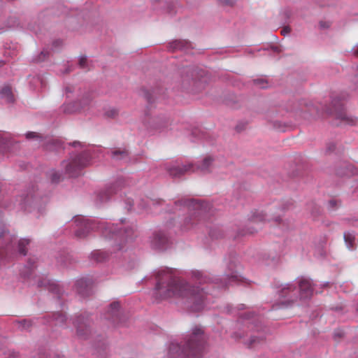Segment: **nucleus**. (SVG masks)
Segmentation results:
<instances>
[{
  "instance_id": "obj_46",
  "label": "nucleus",
  "mask_w": 358,
  "mask_h": 358,
  "mask_svg": "<svg viewBox=\"0 0 358 358\" xmlns=\"http://www.w3.org/2000/svg\"><path fill=\"white\" fill-rule=\"evenodd\" d=\"M83 283V281H78V285H79L80 284Z\"/></svg>"
},
{
  "instance_id": "obj_16",
  "label": "nucleus",
  "mask_w": 358,
  "mask_h": 358,
  "mask_svg": "<svg viewBox=\"0 0 358 358\" xmlns=\"http://www.w3.org/2000/svg\"><path fill=\"white\" fill-rule=\"evenodd\" d=\"M113 234L115 237L117 236H123L125 239H132L133 235L134 234V230L133 228L126 229L124 232L120 231H113Z\"/></svg>"
},
{
  "instance_id": "obj_34",
  "label": "nucleus",
  "mask_w": 358,
  "mask_h": 358,
  "mask_svg": "<svg viewBox=\"0 0 358 358\" xmlns=\"http://www.w3.org/2000/svg\"><path fill=\"white\" fill-rule=\"evenodd\" d=\"M117 155H126L127 152L125 151H122V152L115 151V152H113V156L114 157L117 156Z\"/></svg>"
},
{
  "instance_id": "obj_30",
  "label": "nucleus",
  "mask_w": 358,
  "mask_h": 358,
  "mask_svg": "<svg viewBox=\"0 0 358 358\" xmlns=\"http://www.w3.org/2000/svg\"><path fill=\"white\" fill-rule=\"evenodd\" d=\"M260 339L259 338L252 336L250 340V343L248 344L249 347L252 348L255 346L256 343H259Z\"/></svg>"
},
{
  "instance_id": "obj_37",
  "label": "nucleus",
  "mask_w": 358,
  "mask_h": 358,
  "mask_svg": "<svg viewBox=\"0 0 358 358\" xmlns=\"http://www.w3.org/2000/svg\"><path fill=\"white\" fill-rule=\"evenodd\" d=\"M24 327H29L30 326V322L24 321Z\"/></svg>"
},
{
  "instance_id": "obj_17",
  "label": "nucleus",
  "mask_w": 358,
  "mask_h": 358,
  "mask_svg": "<svg viewBox=\"0 0 358 358\" xmlns=\"http://www.w3.org/2000/svg\"><path fill=\"white\" fill-rule=\"evenodd\" d=\"M38 286L48 287L52 292H57V285L50 282V280L48 279H44L41 281H38Z\"/></svg>"
},
{
  "instance_id": "obj_43",
  "label": "nucleus",
  "mask_w": 358,
  "mask_h": 358,
  "mask_svg": "<svg viewBox=\"0 0 358 358\" xmlns=\"http://www.w3.org/2000/svg\"><path fill=\"white\" fill-rule=\"evenodd\" d=\"M280 218L279 217H276L275 218V221L277 222H280Z\"/></svg>"
},
{
  "instance_id": "obj_15",
  "label": "nucleus",
  "mask_w": 358,
  "mask_h": 358,
  "mask_svg": "<svg viewBox=\"0 0 358 358\" xmlns=\"http://www.w3.org/2000/svg\"><path fill=\"white\" fill-rule=\"evenodd\" d=\"M266 214L262 211H256L252 213L251 217V220L250 222V225H253L255 223H258L260 222H263L265 220Z\"/></svg>"
},
{
  "instance_id": "obj_39",
  "label": "nucleus",
  "mask_w": 358,
  "mask_h": 358,
  "mask_svg": "<svg viewBox=\"0 0 358 358\" xmlns=\"http://www.w3.org/2000/svg\"><path fill=\"white\" fill-rule=\"evenodd\" d=\"M354 55L357 57H358V45L357 47V49L354 51Z\"/></svg>"
},
{
  "instance_id": "obj_19",
  "label": "nucleus",
  "mask_w": 358,
  "mask_h": 358,
  "mask_svg": "<svg viewBox=\"0 0 358 358\" xmlns=\"http://www.w3.org/2000/svg\"><path fill=\"white\" fill-rule=\"evenodd\" d=\"M344 239L348 248H352L355 241V236L350 233L344 234Z\"/></svg>"
},
{
  "instance_id": "obj_27",
  "label": "nucleus",
  "mask_w": 358,
  "mask_h": 358,
  "mask_svg": "<svg viewBox=\"0 0 358 358\" xmlns=\"http://www.w3.org/2000/svg\"><path fill=\"white\" fill-rule=\"evenodd\" d=\"M118 114V111L115 108H111L106 112L105 115L108 117H115Z\"/></svg>"
},
{
  "instance_id": "obj_7",
  "label": "nucleus",
  "mask_w": 358,
  "mask_h": 358,
  "mask_svg": "<svg viewBox=\"0 0 358 358\" xmlns=\"http://www.w3.org/2000/svg\"><path fill=\"white\" fill-rule=\"evenodd\" d=\"M93 106V102L91 96L90 95H86L83 96L80 101L78 103L75 104H68L64 106V112L67 113H71L76 112L77 110H83L84 112L89 110L92 106Z\"/></svg>"
},
{
  "instance_id": "obj_1",
  "label": "nucleus",
  "mask_w": 358,
  "mask_h": 358,
  "mask_svg": "<svg viewBox=\"0 0 358 358\" xmlns=\"http://www.w3.org/2000/svg\"><path fill=\"white\" fill-rule=\"evenodd\" d=\"M155 296L160 300L178 299L191 305L194 311L203 308L206 294L203 289L193 288L185 280L173 275L171 268L159 270L156 275Z\"/></svg>"
},
{
  "instance_id": "obj_2",
  "label": "nucleus",
  "mask_w": 358,
  "mask_h": 358,
  "mask_svg": "<svg viewBox=\"0 0 358 358\" xmlns=\"http://www.w3.org/2000/svg\"><path fill=\"white\" fill-rule=\"evenodd\" d=\"M203 343V330L196 327L194 329L191 337L187 341L186 345L181 349L178 344L172 343L169 348V354L173 358H175V353L183 358H191V357L194 358L202 351Z\"/></svg>"
},
{
  "instance_id": "obj_40",
  "label": "nucleus",
  "mask_w": 358,
  "mask_h": 358,
  "mask_svg": "<svg viewBox=\"0 0 358 358\" xmlns=\"http://www.w3.org/2000/svg\"><path fill=\"white\" fill-rule=\"evenodd\" d=\"M342 335H343V333H342V332H339V333H338V334H337V333H336V334H335V336H339V337L342 336Z\"/></svg>"
},
{
  "instance_id": "obj_42",
  "label": "nucleus",
  "mask_w": 358,
  "mask_h": 358,
  "mask_svg": "<svg viewBox=\"0 0 358 358\" xmlns=\"http://www.w3.org/2000/svg\"><path fill=\"white\" fill-rule=\"evenodd\" d=\"M257 231V229H252V230H251V231H248V233H249V234H253V233H254L255 231Z\"/></svg>"
},
{
  "instance_id": "obj_20",
  "label": "nucleus",
  "mask_w": 358,
  "mask_h": 358,
  "mask_svg": "<svg viewBox=\"0 0 358 358\" xmlns=\"http://www.w3.org/2000/svg\"><path fill=\"white\" fill-rule=\"evenodd\" d=\"M29 239H21L18 242V250L19 252L23 255L27 254V250L25 249L26 245L29 243Z\"/></svg>"
},
{
  "instance_id": "obj_4",
  "label": "nucleus",
  "mask_w": 358,
  "mask_h": 358,
  "mask_svg": "<svg viewBox=\"0 0 358 358\" xmlns=\"http://www.w3.org/2000/svg\"><path fill=\"white\" fill-rule=\"evenodd\" d=\"M348 95L346 93H342L334 96L331 101V108L328 109V113L335 115L336 118L341 120L348 124H354L356 120L349 117L344 109V101L348 99Z\"/></svg>"
},
{
  "instance_id": "obj_12",
  "label": "nucleus",
  "mask_w": 358,
  "mask_h": 358,
  "mask_svg": "<svg viewBox=\"0 0 358 358\" xmlns=\"http://www.w3.org/2000/svg\"><path fill=\"white\" fill-rule=\"evenodd\" d=\"M192 45L189 42L185 40H176L170 43L169 48L173 51L177 50H187L191 48Z\"/></svg>"
},
{
  "instance_id": "obj_22",
  "label": "nucleus",
  "mask_w": 358,
  "mask_h": 358,
  "mask_svg": "<svg viewBox=\"0 0 358 358\" xmlns=\"http://www.w3.org/2000/svg\"><path fill=\"white\" fill-rule=\"evenodd\" d=\"M50 178L52 182H59L62 179V175L56 171H52L50 173Z\"/></svg>"
},
{
  "instance_id": "obj_36",
  "label": "nucleus",
  "mask_w": 358,
  "mask_h": 358,
  "mask_svg": "<svg viewBox=\"0 0 358 358\" xmlns=\"http://www.w3.org/2000/svg\"><path fill=\"white\" fill-rule=\"evenodd\" d=\"M336 204V202L334 200L329 201V206L331 208H334Z\"/></svg>"
},
{
  "instance_id": "obj_8",
  "label": "nucleus",
  "mask_w": 358,
  "mask_h": 358,
  "mask_svg": "<svg viewBox=\"0 0 358 358\" xmlns=\"http://www.w3.org/2000/svg\"><path fill=\"white\" fill-rule=\"evenodd\" d=\"M189 208H192L194 212L191 216L187 220V222L191 224L194 223L196 220H199L202 217L203 213L206 211V206L203 203L199 202L194 199H191L185 202Z\"/></svg>"
},
{
  "instance_id": "obj_10",
  "label": "nucleus",
  "mask_w": 358,
  "mask_h": 358,
  "mask_svg": "<svg viewBox=\"0 0 358 358\" xmlns=\"http://www.w3.org/2000/svg\"><path fill=\"white\" fill-rule=\"evenodd\" d=\"M299 286L300 297L301 299H306L312 296L313 288L309 280L301 278L299 281Z\"/></svg>"
},
{
  "instance_id": "obj_9",
  "label": "nucleus",
  "mask_w": 358,
  "mask_h": 358,
  "mask_svg": "<svg viewBox=\"0 0 358 358\" xmlns=\"http://www.w3.org/2000/svg\"><path fill=\"white\" fill-rule=\"evenodd\" d=\"M295 289L291 285H287L283 287L280 293V303L282 305H288L294 301L293 296L295 295Z\"/></svg>"
},
{
  "instance_id": "obj_29",
  "label": "nucleus",
  "mask_w": 358,
  "mask_h": 358,
  "mask_svg": "<svg viewBox=\"0 0 358 358\" xmlns=\"http://www.w3.org/2000/svg\"><path fill=\"white\" fill-rule=\"evenodd\" d=\"M87 58L85 56H83L79 59V66L82 69H85L87 66Z\"/></svg>"
},
{
  "instance_id": "obj_5",
  "label": "nucleus",
  "mask_w": 358,
  "mask_h": 358,
  "mask_svg": "<svg viewBox=\"0 0 358 358\" xmlns=\"http://www.w3.org/2000/svg\"><path fill=\"white\" fill-rule=\"evenodd\" d=\"M90 159L87 153H83L71 158L69 161L63 162V166L65 167L66 173L71 177H76L79 175L81 169L87 166L90 163Z\"/></svg>"
},
{
  "instance_id": "obj_14",
  "label": "nucleus",
  "mask_w": 358,
  "mask_h": 358,
  "mask_svg": "<svg viewBox=\"0 0 358 358\" xmlns=\"http://www.w3.org/2000/svg\"><path fill=\"white\" fill-rule=\"evenodd\" d=\"M75 326L76 327L77 333L79 336H83L87 334L88 324L86 322H82L78 318L75 322Z\"/></svg>"
},
{
  "instance_id": "obj_25",
  "label": "nucleus",
  "mask_w": 358,
  "mask_h": 358,
  "mask_svg": "<svg viewBox=\"0 0 358 358\" xmlns=\"http://www.w3.org/2000/svg\"><path fill=\"white\" fill-rule=\"evenodd\" d=\"M54 316L56 320V324L63 323L66 320L65 315L62 313H57L54 314Z\"/></svg>"
},
{
  "instance_id": "obj_48",
  "label": "nucleus",
  "mask_w": 358,
  "mask_h": 358,
  "mask_svg": "<svg viewBox=\"0 0 358 358\" xmlns=\"http://www.w3.org/2000/svg\"><path fill=\"white\" fill-rule=\"evenodd\" d=\"M357 70H358V65H357Z\"/></svg>"
},
{
  "instance_id": "obj_35",
  "label": "nucleus",
  "mask_w": 358,
  "mask_h": 358,
  "mask_svg": "<svg viewBox=\"0 0 358 358\" xmlns=\"http://www.w3.org/2000/svg\"><path fill=\"white\" fill-rule=\"evenodd\" d=\"M145 96H146V98H147V99H148V101L149 102L152 101L153 99H152V95H151L150 93H148H148L145 94Z\"/></svg>"
},
{
  "instance_id": "obj_26",
  "label": "nucleus",
  "mask_w": 358,
  "mask_h": 358,
  "mask_svg": "<svg viewBox=\"0 0 358 358\" xmlns=\"http://www.w3.org/2000/svg\"><path fill=\"white\" fill-rule=\"evenodd\" d=\"M227 280L229 281V284H231L232 282H237L241 281V276H239L237 273H234L230 276L227 275Z\"/></svg>"
},
{
  "instance_id": "obj_13",
  "label": "nucleus",
  "mask_w": 358,
  "mask_h": 358,
  "mask_svg": "<svg viewBox=\"0 0 358 358\" xmlns=\"http://www.w3.org/2000/svg\"><path fill=\"white\" fill-rule=\"evenodd\" d=\"M0 96L5 99L8 103L14 101L13 95L12 94L11 88L9 86H5L0 92Z\"/></svg>"
},
{
  "instance_id": "obj_41",
  "label": "nucleus",
  "mask_w": 358,
  "mask_h": 358,
  "mask_svg": "<svg viewBox=\"0 0 358 358\" xmlns=\"http://www.w3.org/2000/svg\"><path fill=\"white\" fill-rule=\"evenodd\" d=\"M108 196H106V198H104L103 196H101V199L102 201H103V200L107 199H108Z\"/></svg>"
},
{
  "instance_id": "obj_11",
  "label": "nucleus",
  "mask_w": 358,
  "mask_h": 358,
  "mask_svg": "<svg viewBox=\"0 0 358 358\" xmlns=\"http://www.w3.org/2000/svg\"><path fill=\"white\" fill-rule=\"evenodd\" d=\"M168 239L165 234L162 232L156 233L152 241V247L157 250H164L166 248Z\"/></svg>"
},
{
  "instance_id": "obj_44",
  "label": "nucleus",
  "mask_w": 358,
  "mask_h": 358,
  "mask_svg": "<svg viewBox=\"0 0 358 358\" xmlns=\"http://www.w3.org/2000/svg\"><path fill=\"white\" fill-rule=\"evenodd\" d=\"M108 227L105 228V231H103V234L106 236L107 234Z\"/></svg>"
},
{
  "instance_id": "obj_18",
  "label": "nucleus",
  "mask_w": 358,
  "mask_h": 358,
  "mask_svg": "<svg viewBox=\"0 0 358 358\" xmlns=\"http://www.w3.org/2000/svg\"><path fill=\"white\" fill-rule=\"evenodd\" d=\"M145 127L149 131L159 130L161 129V127L158 125L155 118H149L148 122L145 123Z\"/></svg>"
},
{
  "instance_id": "obj_23",
  "label": "nucleus",
  "mask_w": 358,
  "mask_h": 358,
  "mask_svg": "<svg viewBox=\"0 0 358 358\" xmlns=\"http://www.w3.org/2000/svg\"><path fill=\"white\" fill-rule=\"evenodd\" d=\"M93 257L98 262H101L106 259V254L103 252L97 251L92 254Z\"/></svg>"
},
{
  "instance_id": "obj_45",
  "label": "nucleus",
  "mask_w": 358,
  "mask_h": 358,
  "mask_svg": "<svg viewBox=\"0 0 358 358\" xmlns=\"http://www.w3.org/2000/svg\"><path fill=\"white\" fill-rule=\"evenodd\" d=\"M343 175L349 176L350 174H349L348 173H347V172H345V173H343Z\"/></svg>"
},
{
  "instance_id": "obj_3",
  "label": "nucleus",
  "mask_w": 358,
  "mask_h": 358,
  "mask_svg": "<svg viewBox=\"0 0 358 358\" xmlns=\"http://www.w3.org/2000/svg\"><path fill=\"white\" fill-rule=\"evenodd\" d=\"M213 161V158L207 157L203 159L201 165L198 166L196 168L192 164H189L181 166H172L169 168L167 171L172 177H180L186 173L195 172L196 171H199L203 173H206L210 171Z\"/></svg>"
},
{
  "instance_id": "obj_47",
  "label": "nucleus",
  "mask_w": 358,
  "mask_h": 358,
  "mask_svg": "<svg viewBox=\"0 0 358 358\" xmlns=\"http://www.w3.org/2000/svg\"><path fill=\"white\" fill-rule=\"evenodd\" d=\"M76 144H77V142H73V145H74V146L76 145Z\"/></svg>"
},
{
  "instance_id": "obj_21",
  "label": "nucleus",
  "mask_w": 358,
  "mask_h": 358,
  "mask_svg": "<svg viewBox=\"0 0 358 358\" xmlns=\"http://www.w3.org/2000/svg\"><path fill=\"white\" fill-rule=\"evenodd\" d=\"M120 306L119 302H113L110 304V315H112V317H114L117 315V312L120 308Z\"/></svg>"
},
{
  "instance_id": "obj_32",
  "label": "nucleus",
  "mask_w": 358,
  "mask_h": 358,
  "mask_svg": "<svg viewBox=\"0 0 358 358\" xmlns=\"http://www.w3.org/2000/svg\"><path fill=\"white\" fill-rule=\"evenodd\" d=\"M26 136L27 138H33L38 136V135L35 132H29L27 134Z\"/></svg>"
},
{
  "instance_id": "obj_33",
  "label": "nucleus",
  "mask_w": 358,
  "mask_h": 358,
  "mask_svg": "<svg viewBox=\"0 0 358 358\" xmlns=\"http://www.w3.org/2000/svg\"><path fill=\"white\" fill-rule=\"evenodd\" d=\"M6 236V231L3 229V227L1 224H0V237Z\"/></svg>"
},
{
  "instance_id": "obj_38",
  "label": "nucleus",
  "mask_w": 358,
  "mask_h": 358,
  "mask_svg": "<svg viewBox=\"0 0 358 358\" xmlns=\"http://www.w3.org/2000/svg\"><path fill=\"white\" fill-rule=\"evenodd\" d=\"M355 78H356L357 84L355 85V90L358 92V76H357Z\"/></svg>"
},
{
  "instance_id": "obj_31",
  "label": "nucleus",
  "mask_w": 358,
  "mask_h": 358,
  "mask_svg": "<svg viewBox=\"0 0 358 358\" xmlns=\"http://www.w3.org/2000/svg\"><path fill=\"white\" fill-rule=\"evenodd\" d=\"M289 31H290V28L288 27H285L282 29L281 34L285 36V35L289 34Z\"/></svg>"
},
{
  "instance_id": "obj_6",
  "label": "nucleus",
  "mask_w": 358,
  "mask_h": 358,
  "mask_svg": "<svg viewBox=\"0 0 358 358\" xmlns=\"http://www.w3.org/2000/svg\"><path fill=\"white\" fill-rule=\"evenodd\" d=\"M76 222H78L77 226L80 227L76 231V236L80 238H85L90 230L103 227V224L96 223L94 220L78 218L76 220Z\"/></svg>"
},
{
  "instance_id": "obj_24",
  "label": "nucleus",
  "mask_w": 358,
  "mask_h": 358,
  "mask_svg": "<svg viewBox=\"0 0 358 358\" xmlns=\"http://www.w3.org/2000/svg\"><path fill=\"white\" fill-rule=\"evenodd\" d=\"M194 277L196 280L199 281V283L206 282V277L203 276V273L200 271H196L194 273Z\"/></svg>"
},
{
  "instance_id": "obj_28",
  "label": "nucleus",
  "mask_w": 358,
  "mask_h": 358,
  "mask_svg": "<svg viewBox=\"0 0 358 358\" xmlns=\"http://www.w3.org/2000/svg\"><path fill=\"white\" fill-rule=\"evenodd\" d=\"M254 83L256 85L259 86L261 88L267 87V83L266 81H264L263 79L255 80Z\"/></svg>"
}]
</instances>
